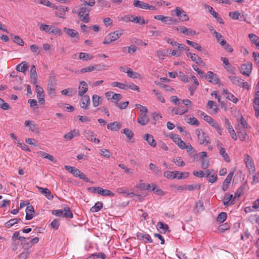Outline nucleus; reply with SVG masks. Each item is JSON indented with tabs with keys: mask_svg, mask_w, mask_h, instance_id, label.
<instances>
[{
	"mask_svg": "<svg viewBox=\"0 0 259 259\" xmlns=\"http://www.w3.org/2000/svg\"><path fill=\"white\" fill-rule=\"evenodd\" d=\"M95 4V0H90L81 4L78 11V17L80 21L84 23H88L90 21L89 13L91 10L90 7H93Z\"/></svg>",
	"mask_w": 259,
	"mask_h": 259,
	"instance_id": "obj_1",
	"label": "nucleus"
},
{
	"mask_svg": "<svg viewBox=\"0 0 259 259\" xmlns=\"http://www.w3.org/2000/svg\"><path fill=\"white\" fill-rule=\"evenodd\" d=\"M52 213L57 217H63L66 218H72L73 214L68 206L64 207L63 210L57 209L52 210Z\"/></svg>",
	"mask_w": 259,
	"mask_h": 259,
	"instance_id": "obj_2",
	"label": "nucleus"
},
{
	"mask_svg": "<svg viewBox=\"0 0 259 259\" xmlns=\"http://www.w3.org/2000/svg\"><path fill=\"white\" fill-rule=\"evenodd\" d=\"M198 141L201 145H206L210 143L209 137L201 129L197 128L195 131Z\"/></svg>",
	"mask_w": 259,
	"mask_h": 259,
	"instance_id": "obj_3",
	"label": "nucleus"
},
{
	"mask_svg": "<svg viewBox=\"0 0 259 259\" xmlns=\"http://www.w3.org/2000/svg\"><path fill=\"white\" fill-rule=\"evenodd\" d=\"M252 64L251 62L242 64L240 66V72L247 76H249L251 72Z\"/></svg>",
	"mask_w": 259,
	"mask_h": 259,
	"instance_id": "obj_4",
	"label": "nucleus"
},
{
	"mask_svg": "<svg viewBox=\"0 0 259 259\" xmlns=\"http://www.w3.org/2000/svg\"><path fill=\"white\" fill-rule=\"evenodd\" d=\"M137 237L139 240H140L142 241H143L145 243H147V242H149V243L153 242V240H152L151 236H150V235L146 234V233H144V232H138L137 233Z\"/></svg>",
	"mask_w": 259,
	"mask_h": 259,
	"instance_id": "obj_5",
	"label": "nucleus"
},
{
	"mask_svg": "<svg viewBox=\"0 0 259 259\" xmlns=\"http://www.w3.org/2000/svg\"><path fill=\"white\" fill-rule=\"evenodd\" d=\"M236 130L238 138L240 140L246 141L248 140V136L247 135L246 130H242L241 128H240L239 125H238L237 127H236Z\"/></svg>",
	"mask_w": 259,
	"mask_h": 259,
	"instance_id": "obj_6",
	"label": "nucleus"
},
{
	"mask_svg": "<svg viewBox=\"0 0 259 259\" xmlns=\"http://www.w3.org/2000/svg\"><path fill=\"white\" fill-rule=\"evenodd\" d=\"M187 56L188 57H190L193 61L195 62L196 63L202 66L205 65V63L197 55L191 53H187Z\"/></svg>",
	"mask_w": 259,
	"mask_h": 259,
	"instance_id": "obj_7",
	"label": "nucleus"
},
{
	"mask_svg": "<svg viewBox=\"0 0 259 259\" xmlns=\"http://www.w3.org/2000/svg\"><path fill=\"white\" fill-rule=\"evenodd\" d=\"M176 15L180 18L182 21H187L189 20V17L186 14V12L180 7H177L175 9Z\"/></svg>",
	"mask_w": 259,
	"mask_h": 259,
	"instance_id": "obj_8",
	"label": "nucleus"
},
{
	"mask_svg": "<svg viewBox=\"0 0 259 259\" xmlns=\"http://www.w3.org/2000/svg\"><path fill=\"white\" fill-rule=\"evenodd\" d=\"M205 177L208 178V182L211 183H213L217 180V173L212 169H207Z\"/></svg>",
	"mask_w": 259,
	"mask_h": 259,
	"instance_id": "obj_9",
	"label": "nucleus"
},
{
	"mask_svg": "<svg viewBox=\"0 0 259 259\" xmlns=\"http://www.w3.org/2000/svg\"><path fill=\"white\" fill-rule=\"evenodd\" d=\"M55 9L56 16L60 18H63L66 12L68 11V8L63 6L56 7Z\"/></svg>",
	"mask_w": 259,
	"mask_h": 259,
	"instance_id": "obj_10",
	"label": "nucleus"
},
{
	"mask_svg": "<svg viewBox=\"0 0 259 259\" xmlns=\"http://www.w3.org/2000/svg\"><path fill=\"white\" fill-rule=\"evenodd\" d=\"M207 76L208 78V81L213 84H218L220 82V79L217 74L213 72L209 71L207 72Z\"/></svg>",
	"mask_w": 259,
	"mask_h": 259,
	"instance_id": "obj_11",
	"label": "nucleus"
},
{
	"mask_svg": "<svg viewBox=\"0 0 259 259\" xmlns=\"http://www.w3.org/2000/svg\"><path fill=\"white\" fill-rule=\"evenodd\" d=\"M221 60L223 61L224 64L226 66V68L228 70V71L235 74L236 69L229 63L228 59L225 57H221Z\"/></svg>",
	"mask_w": 259,
	"mask_h": 259,
	"instance_id": "obj_12",
	"label": "nucleus"
},
{
	"mask_svg": "<svg viewBox=\"0 0 259 259\" xmlns=\"http://www.w3.org/2000/svg\"><path fill=\"white\" fill-rule=\"evenodd\" d=\"M176 29L187 35L192 36L196 35L197 34L196 31L193 30L191 29L187 28L185 26L177 27Z\"/></svg>",
	"mask_w": 259,
	"mask_h": 259,
	"instance_id": "obj_13",
	"label": "nucleus"
},
{
	"mask_svg": "<svg viewBox=\"0 0 259 259\" xmlns=\"http://www.w3.org/2000/svg\"><path fill=\"white\" fill-rule=\"evenodd\" d=\"M81 101L80 103V107L84 109H88L89 106L90 104V97L85 95L81 96Z\"/></svg>",
	"mask_w": 259,
	"mask_h": 259,
	"instance_id": "obj_14",
	"label": "nucleus"
},
{
	"mask_svg": "<svg viewBox=\"0 0 259 259\" xmlns=\"http://www.w3.org/2000/svg\"><path fill=\"white\" fill-rule=\"evenodd\" d=\"M30 72L31 82L33 84H35L37 82V74L35 65H31Z\"/></svg>",
	"mask_w": 259,
	"mask_h": 259,
	"instance_id": "obj_15",
	"label": "nucleus"
},
{
	"mask_svg": "<svg viewBox=\"0 0 259 259\" xmlns=\"http://www.w3.org/2000/svg\"><path fill=\"white\" fill-rule=\"evenodd\" d=\"M205 7L208 8L209 12L213 16V17L216 19L218 22H219L221 24H224L223 19L221 17L219 14L213 9L212 7L210 6H206Z\"/></svg>",
	"mask_w": 259,
	"mask_h": 259,
	"instance_id": "obj_16",
	"label": "nucleus"
},
{
	"mask_svg": "<svg viewBox=\"0 0 259 259\" xmlns=\"http://www.w3.org/2000/svg\"><path fill=\"white\" fill-rule=\"evenodd\" d=\"M233 175L234 171L230 172L224 181L222 187V189L224 191H226L228 189L229 185L232 180Z\"/></svg>",
	"mask_w": 259,
	"mask_h": 259,
	"instance_id": "obj_17",
	"label": "nucleus"
},
{
	"mask_svg": "<svg viewBox=\"0 0 259 259\" xmlns=\"http://www.w3.org/2000/svg\"><path fill=\"white\" fill-rule=\"evenodd\" d=\"M245 163L246 164V167L250 171H254L255 168L254 166V163L251 156H250L248 155H246V157L245 158Z\"/></svg>",
	"mask_w": 259,
	"mask_h": 259,
	"instance_id": "obj_18",
	"label": "nucleus"
},
{
	"mask_svg": "<svg viewBox=\"0 0 259 259\" xmlns=\"http://www.w3.org/2000/svg\"><path fill=\"white\" fill-rule=\"evenodd\" d=\"M64 31L70 37L76 38L77 40H78L79 39V33L74 29L64 27Z\"/></svg>",
	"mask_w": 259,
	"mask_h": 259,
	"instance_id": "obj_19",
	"label": "nucleus"
},
{
	"mask_svg": "<svg viewBox=\"0 0 259 259\" xmlns=\"http://www.w3.org/2000/svg\"><path fill=\"white\" fill-rule=\"evenodd\" d=\"M73 176L75 177H78L80 179L83 180L86 182H90L89 179L85 174L81 172L78 169L75 168L72 174Z\"/></svg>",
	"mask_w": 259,
	"mask_h": 259,
	"instance_id": "obj_20",
	"label": "nucleus"
},
{
	"mask_svg": "<svg viewBox=\"0 0 259 259\" xmlns=\"http://www.w3.org/2000/svg\"><path fill=\"white\" fill-rule=\"evenodd\" d=\"M39 192L44 194L49 200H52L53 196L51 192L47 188H44L36 186Z\"/></svg>",
	"mask_w": 259,
	"mask_h": 259,
	"instance_id": "obj_21",
	"label": "nucleus"
},
{
	"mask_svg": "<svg viewBox=\"0 0 259 259\" xmlns=\"http://www.w3.org/2000/svg\"><path fill=\"white\" fill-rule=\"evenodd\" d=\"M233 195L228 193L225 194V196L223 200L224 205H232L235 203L234 199L232 200Z\"/></svg>",
	"mask_w": 259,
	"mask_h": 259,
	"instance_id": "obj_22",
	"label": "nucleus"
},
{
	"mask_svg": "<svg viewBox=\"0 0 259 259\" xmlns=\"http://www.w3.org/2000/svg\"><path fill=\"white\" fill-rule=\"evenodd\" d=\"M25 126H28L29 130L35 133H38V128L37 126L34 124L31 120H26L24 123Z\"/></svg>",
	"mask_w": 259,
	"mask_h": 259,
	"instance_id": "obj_23",
	"label": "nucleus"
},
{
	"mask_svg": "<svg viewBox=\"0 0 259 259\" xmlns=\"http://www.w3.org/2000/svg\"><path fill=\"white\" fill-rule=\"evenodd\" d=\"M78 96H82L88 90V84L84 81H81L78 87Z\"/></svg>",
	"mask_w": 259,
	"mask_h": 259,
	"instance_id": "obj_24",
	"label": "nucleus"
},
{
	"mask_svg": "<svg viewBox=\"0 0 259 259\" xmlns=\"http://www.w3.org/2000/svg\"><path fill=\"white\" fill-rule=\"evenodd\" d=\"M223 94L227 99L232 101L234 103H236L238 101V99L235 97L232 94L229 92L227 89H224Z\"/></svg>",
	"mask_w": 259,
	"mask_h": 259,
	"instance_id": "obj_25",
	"label": "nucleus"
},
{
	"mask_svg": "<svg viewBox=\"0 0 259 259\" xmlns=\"http://www.w3.org/2000/svg\"><path fill=\"white\" fill-rule=\"evenodd\" d=\"M145 140L152 147L156 146V142L154 139L153 136L149 134H146L144 137Z\"/></svg>",
	"mask_w": 259,
	"mask_h": 259,
	"instance_id": "obj_26",
	"label": "nucleus"
},
{
	"mask_svg": "<svg viewBox=\"0 0 259 259\" xmlns=\"http://www.w3.org/2000/svg\"><path fill=\"white\" fill-rule=\"evenodd\" d=\"M97 193L100 194L102 196H109L111 197H113L114 196V194L111 191L107 189H104L103 188L100 187H98V191H97Z\"/></svg>",
	"mask_w": 259,
	"mask_h": 259,
	"instance_id": "obj_27",
	"label": "nucleus"
},
{
	"mask_svg": "<svg viewBox=\"0 0 259 259\" xmlns=\"http://www.w3.org/2000/svg\"><path fill=\"white\" fill-rule=\"evenodd\" d=\"M121 127L120 123L114 121L107 124V128L112 131H117Z\"/></svg>",
	"mask_w": 259,
	"mask_h": 259,
	"instance_id": "obj_28",
	"label": "nucleus"
},
{
	"mask_svg": "<svg viewBox=\"0 0 259 259\" xmlns=\"http://www.w3.org/2000/svg\"><path fill=\"white\" fill-rule=\"evenodd\" d=\"M154 19L161 21L162 22L168 25L172 23L171 22V17L164 16L163 15H156L154 17Z\"/></svg>",
	"mask_w": 259,
	"mask_h": 259,
	"instance_id": "obj_29",
	"label": "nucleus"
},
{
	"mask_svg": "<svg viewBox=\"0 0 259 259\" xmlns=\"http://www.w3.org/2000/svg\"><path fill=\"white\" fill-rule=\"evenodd\" d=\"M123 34V30H117L113 32H111L109 34L113 41H115L118 39Z\"/></svg>",
	"mask_w": 259,
	"mask_h": 259,
	"instance_id": "obj_30",
	"label": "nucleus"
},
{
	"mask_svg": "<svg viewBox=\"0 0 259 259\" xmlns=\"http://www.w3.org/2000/svg\"><path fill=\"white\" fill-rule=\"evenodd\" d=\"M132 22L137 23L140 25H144L146 24L148 22V20H145L143 17L141 16H135V18H133V19L132 20Z\"/></svg>",
	"mask_w": 259,
	"mask_h": 259,
	"instance_id": "obj_31",
	"label": "nucleus"
},
{
	"mask_svg": "<svg viewBox=\"0 0 259 259\" xmlns=\"http://www.w3.org/2000/svg\"><path fill=\"white\" fill-rule=\"evenodd\" d=\"M137 120L141 125H145L149 122V118L146 114L141 113Z\"/></svg>",
	"mask_w": 259,
	"mask_h": 259,
	"instance_id": "obj_32",
	"label": "nucleus"
},
{
	"mask_svg": "<svg viewBox=\"0 0 259 259\" xmlns=\"http://www.w3.org/2000/svg\"><path fill=\"white\" fill-rule=\"evenodd\" d=\"M28 68L27 63L23 61L20 64H18L16 67V70L18 71L24 73Z\"/></svg>",
	"mask_w": 259,
	"mask_h": 259,
	"instance_id": "obj_33",
	"label": "nucleus"
},
{
	"mask_svg": "<svg viewBox=\"0 0 259 259\" xmlns=\"http://www.w3.org/2000/svg\"><path fill=\"white\" fill-rule=\"evenodd\" d=\"M154 193L157 195L164 196L165 192L161 189H159L156 184L155 183H152V190Z\"/></svg>",
	"mask_w": 259,
	"mask_h": 259,
	"instance_id": "obj_34",
	"label": "nucleus"
},
{
	"mask_svg": "<svg viewBox=\"0 0 259 259\" xmlns=\"http://www.w3.org/2000/svg\"><path fill=\"white\" fill-rule=\"evenodd\" d=\"M228 77L233 84L240 87L243 79L238 76H229Z\"/></svg>",
	"mask_w": 259,
	"mask_h": 259,
	"instance_id": "obj_35",
	"label": "nucleus"
},
{
	"mask_svg": "<svg viewBox=\"0 0 259 259\" xmlns=\"http://www.w3.org/2000/svg\"><path fill=\"white\" fill-rule=\"evenodd\" d=\"M79 135L78 131L73 130L64 136V138L67 140L72 139L76 136Z\"/></svg>",
	"mask_w": 259,
	"mask_h": 259,
	"instance_id": "obj_36",
	"label": "nucleus"
},
{
	"mask_svg": "<svg viewBox=\"0 0 259 259\" xmlns=\"http://www.w3.org/2000/svg\"><path fill=\"white\" fill-rule=\"evenodd\" d=\"M177 174H178L177 170L166 171L164 172V176L168 179H176L177 177Z\"/></svg>",
	"mask_w": 259,
	"mask_h": 259,
	"instance_id": "obj_37",
	"label": "nucleus"
},
{
	"mask_svg": "<svg viewBox=\"0 0 259 259\" xmlns=\"http://www.w3.org/2000/svg\"><path fill=\"white\" fill-rule=\"evenodd\" d=\"M126 73L128 77L132 78H140L141 77L140 74L136 72H134L130 68H128Z\"/></svg>",
	"mask_w": 259,
	"mask_h": 259,
	"instance_id": "obj_38",
	"label": "nucleus"
},
{
	"mask_svg": "<svg viewBox=\"0 0 259 259\" xmlns=\"http://www.w3.org/2000/svg\"><path fill=\"white\" fill-rule=\"evenodd\" d=\"M21 221V219L20 218H15L13 219H11L8 222H7L5 224V227L7 228H10L15 224L20 222Z\"/></svg>",
	"mask_w": 259,
	"mask_h": 259,
	"instance_id": "obj_39",
	"label": "nucleus"
},
{
	"mask_svg": "<svg viewBox=\"0 0 259 259\" xmlns=\"http://www.w3.org/2000/svg\"><path fill=\"white\" fill-rule=\"evenodd\" d=\"M76 90L73 88H68L67 89L62 90L61 93L63 95L72 97L76 93Z\"/></svg>",
	"mask_w": 259,
	"mask_h": 259,
	"instance_id": "obj_40",
	"label": "nucleus"
},
{
	"mask_svg": "<svg viewBox=\"0 0 259 259\" xmlns=\"http://www.w3.org/2000/svg\"><path fill=\"white\" fill-rule=\"evenodd\" d=\"M147 4H148L139 0H135L134 1L133 5L136 7H138L143 9H147Z\"/></svg>",
	"mask_w": 259,
	"mask_h": 259,
	"instance_id": "obj_41",
	"label": "nucleus"
},
{
	"mask_svg": "<svg viewBox=\"0 0 259 259\" xmlns=\"http://www.w3.org/2000/svg\"><path fill=\"white\" fill-rule=\"evenodd\" d=\"M253 108L255 111V115L259 117V99L254 98L253 100Z\"/></svg>",
	"mask_w": 259,
	"mask_h": 259,
	"instance_id": "obj_42",
	"label": "nucleus"
},
{
	"mask_svg": "<svg viewBox=\"0 0 259 259\" xmlns=\"http://www.w3.org/2000/svg\"><path fill=\"white\" fill-rule=\"evenodd\" d=\"M121 132L126 136L129 141L133 139L134 134L131 130L126 128L122 130Z\"/></svg>",
	"mask_w": 259,
	"mask_h": 259,
	"instance_id": "obj_43",
	"label": "nucleus"
},
{
	"mask_svg": "<svg viewBox=\"0 0 259 259\" xmlns=\"http://www.w3.org/2000/svg\"><path fill=\"white\" fill-rule=\"evenodd\" d=\"M157 226L158 227V229L161 230L160 233H165L169 228L168 225L161 222L157 223Z\"/></svg>",
	"mask_w": 259,
	"mask_h": 259,
	"instance_id": "obj_44",
	"label": "nucleus"
},
{
	"mask_svg": "<svg viewBox=\"0 0 259 259\" xmlns=\"http://www.w3.org/2000/svg\"><path fill=\"white\" fill-rule=\"evenodd\" d=\"M103 207V203L102 202L98 201L91 207L90 210L93 212L99 211Z\"/></svg>",
	"mask_w": 259,
	"mask_h": 259,
	"instance_id": "obj_45",
	"label": "nucleus"
},
{
	"mask_svg": "<svg viewBox=\"0 0 259 259\" xmlns=\"http://www.w3.org/2000/svg\"><path fill=\"white\" fill-rule=\"evenodd\" d=\"M92 101L93 105L97 107L101 103V98L97 95H94L92 97Z\"/></svg>",
	"mask_w": 259,
	"mask_h": 259,
	"instance_id": "obj_46",
	"label": "nucleus"
},
{
	"mask_svg": "<svg viewBox=\"0 0 259 259\" xmlns=\"http://www.w3.org/2000/svg\"><path fill=\"white\" fill-rule=\"evenodd\" d=\"M150 169L152 171V172L157 175L159 176L161 175V171L159 170L158 167L156 166L154 164L152 163H150L149 165Z\"/></svg>",
	"mask_w": 259,
	"mask_h": 259,
	"instance_id": "obj_47",
	"label": "nucleus"
},
{
	"mask_svg": "<svg viewBox=\"0 0 259 259\" xmlns=\"http://www.w3.org/2000/svg\"><path fill=\"white\" fill-rule=\"evenodd\" d=\"M239 122V123L238 124V125H240V128H241L242 130H246V128L249 127L246 121L242 116H241V118H240Z\"/></svg>",
	"mask_w": 259,
	"mask_h": 259,
	"instance_id": "obj_48",
	"label": "nucleus"
},
{
	"mask_svg": "<svg viewBox=\"0 0 259 259\" xmlns=\"http://www.w3.org/2000/svg\"><path fill=\"white\" fill-rule=\"evenodd\" d=\"M188 111V108L181 109L180 107L175 108L172 110V112L176 115H182Z\"/></svg>",
	"mask_w": 259,
	"mask_h": 259,
	"instance_id": "obj_49",
	"label": "nucleus"
},
{
	"mask_svg": "<svg viewBox=\"0 0 259 259\" xmlns=\"http://www.w3.org/2000/svg\"><path fill=\"white\" fill-rule=\"evenodd\" d=\"M219 153L226 162H230V159L229 156L228 154L226 152L225 148H221L220 150H219Z\"/></svg>",
	"mask_w": 259,
	"mask_h": 259,
	"instance_id": "obj_50",
	"label": "nucleus"
},
{
	"mask_svg": "<svg viewBox=\"0 0 259 259\" xmlns=\"http://www.w3.org/2000/svg\"><path fill=\"white\" fill-rule=\"evenodd\" d=\"M186 43L199 51H202V47L197 42L186 40Z\"/></svg>",
	"mask_w": 259,
	"mask_h": 259,
	"instance_id": "obj_51",
	"label": "nucleus"
},
{
	"mask_svg": "<svg viewBox=\"0 0 259 259\" xmlns=\"http://www.w3.org/2000/svg\"><path fill=\"white\" fill-rule=\"evenodd\" d=\"M201 188L200 184H194L192 185H186V190L190 191H194L196 190H199Z\"/></svg>",
	"mask_w": 259,
	"mask_h": 259,
	"instance_id": "obj_52",
	"label": "nucleus"
},
{
	"mask_svg": "<svg viewBox=\"0 0 259 259\" xmlns=\"http://www.w3.org/2000/svg\"><path fill=\"white\" fill-rule=\"evenodd\" d=\"M227 213L225 212H222L220 213L217 217V221L220 223H223L227 218Z\"/></svg>",
	"mask_w": 259,
	"mask_h": 259,
	"instance_id": "obj_53",
	"label": "nucleus"
},
{
	"mask_svg": "<svg viewBox=\"0 0 259 259\" xmlns=\"http://www.w3.org/2000/svg\"><path fill=\"white\" fill-rule=\"evenodd\" d=\"M93 57L90 54L85 53H80L79 59L83 61H88L92 59Z\"/></svg>",
	"mask_w": 259,
	"mask_h": 259,
	"instance_id": "obj_54",
	"label": "nucleus"
},
{
	"mask_svg": "<svg viewBox=\"0 0 259 259\" xmlns=\"http://www.w3.org/2000/svg\"><path fill=\"white\" fill-rule=\"evenodd\" d=\"M39 241V238L37 237L33 238L31 239L29 242L27 243H24L23 245V247L28 248L31 247L32 244H34L37 243Z\"/></svg>",
	"mask_w": 259,
	"mask_h": 259,
	"instance_id": "obj_55",
	"label": "nucleus"
},
{
	"mask_svg": "<svg viewBox=\"0 0 259 259\" xmlns=\"http://www.w3.org/2000/svg\"><path fill=\"white\" fill-rule=\"evenodd\" d=\"M48 93L50 95L54 97L56 94L55 86L52 83L48 84L47 87Z\"/></svg>",
	"mask_w": 259,
	"mask_h": 259,
	"instance_id": "obj_56",
	"label": "nucleus"
},
{
	"mask_svg": "<svg viewBox=\"0 0 259 259\" xmlns=\"http://www.w3.org/2000/svg\"><path fill=\"white\" fill-rule=\"evenodd\" d=\"M248 37L250 38L251 42L253 44H254L255 46L256 45V44H259V37H258L255 34L250 33L248 35Z\"/></svg>",
	"mask_w": 259,
	"mask_h": 259,
	"instance_id": "obj_57",
	"label": "nucleus"
},
{
	"mask_svg": "<svg viewBox=\"0 0 259 259\" xmlns=\"http://www.w3.org/2000/svg\"><path fill=\"white\" fill-rule=\"evenodd\" d=\"M228 129L229 130V133L230 134L232 138L234 141H236L237 140V136L236 133L235 132L232 126L231 125H229V127H228Z\"/></svg>",
	"mask_w": 259,
	"mask_h": 259,
	"instance_id": "obj_58",
	"label": "nucleus"
},
{
	"mask_svg": "<svg viewBox=\"0 0 259 259\" xmlns=\"http://www.w3.org/2000/svg\"><path fill=\"white\" fill-rule=\"evenodd\" d=\"M178 174H177V177L176 178L179 180L185 179L189 176V172H180L179 171H178Z\"/></svg>",
	"mask_w": 259,
	"mask_h": 259,
	"instance_id": "obj_59",
	"label": "nucleus"
},
{
	"mask_svg": "<svg viewBox=\"0 0 259 259\" xmlns=\"http://www.w3.org/2000/svg\"><path fill=\"white\" fill-rule=\"evenodd\" d=\"M210 125L213 126L214 128H215V129L216 130V131L220 135H222L221 127L220 126V125L214 120L211 123H210Z\"/></svg>",
	"mask_w": 259,
	"mask_h": 259,
	"instance_id": "obj_60",
	"label": "nucleus"
},
{
	"mask_svg": "<svg viewBox=\"0 0 259 259\" xmlns=\"http://www.w3.org/2000/svg\"><path fill=\"white\" fill-rule=\"evenodd\" d=\"M173 161L178 166H183L185 165V162H184V161L182 159L181 157H176V159L174 158Z\"/></svg>",
	"mask_w": 259,
	"mask_h": 259,
	"instance_id": "obj_61",
	"label": "nucleus"
},
{
	"mask_svg": "<svg viewBox=\"0 0 259 259\" xmlns=\"http://www.w3.org/2000/svg\"><path fill=\"white\" fill-rule=\"evenodd\" d=\"M187 122L191 125H194L196 126H198L199 124L198 120L195 117H190L188 118Z\"/></svg>",
	"mask_w": 259,
	"mask_h": 259,
	"instance_id": "obj_62",
	"label": "nucleus"
},
{
	"mask_svg": "<svg viewBox=\"0 0 259 259\" xmlns=\"http://www.w3.org/2000/svg\"><path fill=\"white\" fill-rule=\"evenodd\" d=\"M83 135L88 140L93 141V133L90 131H85L83 133Z\"/></svg>",
	"mask_w": 259,
	"mask_h": 259,
	"instance_id": "obj_63",
	"label": "nucleus"
},
{
	"mask_svg": "<svg viewBox=\"0 0 259 259\" xmlns=\"http://www.w3.org/2000/svg\"><path fill=\"white\" fill-rule=\"evenodd\" d=\"M100 154L106 158H109L111 156V152L107 149H100Z\"/></svg>",
	"mask_w": 259,
	"mask_h": 259,
	"instance_id": "obj_64",
	"label": "nucleus"
}]
</instances>
